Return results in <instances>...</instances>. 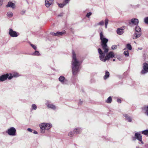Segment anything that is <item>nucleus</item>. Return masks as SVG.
Listing matches in <instances>:
<instances>
[{"label":"nucleus","instance_id":"obj_1","mask_svg":"<svg viewBox=\"0 0 148 148\" xmlns=\"http://www.w3.org/2000/svg\"><path fill=\"white\" fill-rule=\"evenodd\" d=\"M72 58V73L74 75H75L79 71L81 62L76 58V55L73 51V52Z\"/></svg>","mask_w":148,"mask_h":148},{"label":"nucleus","instance_id":"obj_2","mask_svg":"<svg viewBox=\"0 0 148 148\" xmlns=\"http://www.w3.org/2000/svg\"><path fill=\"white\" fill-rule=\"evenodd\" d=\"M98 50L99 55L100 59L103 62H105L106 60H108L110 58H112L114 56V54L112 51H110L107 53L106 56H105V54L103 53L100 48H99Z\"/></svg>","mask_w":148,"mask_h":148},{"label":"nucleus","instance_id":"obj_3","mask_svg":"<svg viewBox=\"0 0 148 148\" xmlns=\"http://www.w3.org/2000/svg\"><path fill=\"white\" fill-rule=\"evenodd\" d=\"M39 126L41 129V132L44 133L45 132V130H48L52 126L51 123H43L39 125Z\"/></svg>","mask_w":148,"mask_h":148},{"label":"nucleus","instance_id":"obj_4","mask_svg":"<svg viewBox=\"0 0 148 148\" xmlns=\"http://www.w3.org/2000/svg\"><path fill=\"white\" fill-rule=\"evenodd\" d=\"M135 32L133 35V39H136L139 37L141 34V30L140 28L138 26H137L135 28Z\"/></svg>","mask_w":148,"mask_h":148},{"label":"nucleus","instance_id":"obj_5","mask_svg":"<svg viewBox=\"0 0 148 148\" xmlns=\"http://www.w3.org/2000/svg\"><path fill=\"white\" fill-rule=\"evenodd\" d=\"M6 132L9 135L14 136L16 135V130L14 127H11L9 128L6 131Z\"/></svg>","mask_w":148,"mask_h":148},{"label":"nucleus","instance_id":"obj_6","mask_svg":"<svg viewBox=\"0 0 148 148\" xmlns=\"http://www.w3.org/2000/svg\"><path fill=\"white\" fill-rule=\"evenodd\" d=\"M100 39L101 41V45L107 44L108 41V39L105 37L102 32H101L100 34Z\"/></svg>","mask_w":148,"mask_h":148},{"label":"nucleus","instance_id":"obj_7","mask_svg":"<svg viewBox=\"0 0 148 148\" xmlns=\"http://www.w3.org/2000/svg\"><path fill=\"white\" fill-rule=\"evenodd\" d=\"M143 69L140 72L141 74H144L148 72V64L146 63H144L143 64Z\"/></svg>","mask_w":148,"mask_h":148},{"label":"nucleus","instance_id":"obj_8","mask_svg":"<svg viewBox=\"0 0 148 148\" xmlns=\"http://www.w3.org/2000/svg\"><path fill=\"white\" fill-rule=\"evenodd\" d=\"M9 35L12 37H17L19 35L18 33L14 31L11 29H10L8 32Z\"/></svg>","mask_w":148,"mask_h":148},{"label":"nucleus","instance_id":"obj_9","mask_svg":"<svg viewBox=\"0 0 148 148\" xmlns=\"http://www.w3.org/2000/svg\"><path fill=\"white\" fill-rule=\"evenodd\" d=\"M46 105L49 108H50L53 110H55L56 109V106L53 104L51 103V102L47 101L46 103Z\"/></svg>","mask_w":148,"mask_h":148},{"label":"nucleus","instance_id":"obj_10","mask_svg":"<svg viewBox=\"0 0 148 148\" xmlns=\"http://www.w3.org/2000/svg\"><path fill=\"white\" fill-rule=\"evenodd\" d=\"M59 80L62 84H66L68 83V81L63 76H61L59 78Z\"/></svg>","mask_w":148,"mask_h":148},{"label":"nucleus","instance_id":"obj_11","mask_svg":"<svg viewBox=\"0 0 148 148\" xmlns=\"http://www.w3.org/2000/svg\"><path fill=\"white\" fill-rule=\"evenodd\" d=\"M9 74L7 73L6 74L2 75L0 76V82H2L6 80L9 77Z\"/></svg>","mask_w":148,"mask_h":148},{"label":"nucleus","instance_id":"obj_12","mask_svg":"<svg viewBox=\"0 0 148 148\" xmlns=\"http://www.w3.org/2000/svg\"><path fill=\"white\" fill-rule=\"evenodd\" d=\"M130 25L133 24L135 25H137L139 21L137 19L133 18L131 19L130 21L129 22Z\"/></svg>","mask_w":148,"mask_h":148},{"label":"nucleus","instance_id":"obj_13","mask_svg":"<svg viewBox=\"0 0 148 148\" xmlns=\"http://www.w3.org/2000/svg\"><path fill=\"white\" fill-rule=\"evenodd\" d=\"M82 131V129L80 127H76L73 130V132L75 134H79L81 133Z\"/></svg>","mask_w":148,"mask_h":148},{"label":"nucleus","instance_id":"obj_14","mask_svg":"<svg viewBox=\"0 0 148 148\" xmlns=\"http://www.w3.org/2000/svg\"><path fill=\"white\" fill-rule=\"evenodd\" d=\"M135 137L138 140L140 141L142 143H143L142 140V136L140 133L137 132L135 134Z\"/></svg>","mask_w":148,"mask_h":148},{"label":"nucleus","instance_id":"obj_15","mask_svg":"<svg viewBox=\"0 0 148 148\" xmlns=\"http://www.w3.org/2000/svg\"><path fill=\"white\" fill-rule=\"evenodd\" d=\"M101 45L102 47L103 50H104V52L103 53H104L105 54V53H107L109 50L108 47V46L107 44H106Z\"/></svg>","mask_w":148,"mask_h":148},{"label":"nucleus","instance_id":"obj_16","mask_svg":"<svg viewBox=\"0 0 148 148\" xmlns=\"http://www.w3.org/2000/svg\"><path fill=\"white\" fill-rule=\"evenodd\" d=\"M123 116L125 118L126 120L129 122H132V118L131 117L126 114H124Z\"/></svg>","mask_w":148,"mask_h":148},{"label":"nucleus","instance_id":"obj_17","mask_svg":"<svg viewBox=\"0 0 148 148\" xmlns=\"http://www.w3.org/2000/svg\"><path fill=\"white\" fill-rule=\"evenodd\" d=\"M53 0H45V5L47 8L49 7L52 4Z\"/></svg>","mask_w":148,"mask_h":148},{"label":"nucleus","instance_id":"obj_18","mask_svg":"<svg viewBox=\"0 0 148 148\" xmlns=\"http://www.w3.org/2000/svg\"><path fill=\"white\" fill-rule=\"evenodd\" d=\"M10 76L8 77L9 80L11 79L13 77H17L19 76L18 73H16L13 74L10 73Z\"/></svg>","mask_w":148,"mask_h":148},{"label":"nucleus","instance_id":"obj_19","mask_svg":"<svg viewBox=\"0 0 148 148\" xmlns=\"http://www.w3.org/2000/svg\"><path fill=\"white\" fill-rule=\"evenodd\" d=\"M142 110L144 113L148 116V106L144 107L142 108Z\"/></svg>","mask_w":148,"mask_h":148},{"label":"nucleus","instance_id":"obj_20","mask_svg":"<svg viewBox=\"0 0 148 148\" xmlns=\"http://www.w3.org/2000/svg\"><path fill=\"white\" fill-rule=\"evenodd\" d=\"M6 7H10L13 9H14L15 8V4L12 2H9L8 5L6 6Z\"/></svg>","mask_w":148,"mask_h":148},{"label":"nucleus","instance_id":"obj_21","mask_svg":"<svg viewBox=\"0 0 148 148\" xmlns=\"http://www.w3.org/2000/svg\"><path fill=\"white\" fill-rule=\"evenodd\" d=\"M110 76L109 73L107 71H106L105 75L103 77V79L106 80Z\"/></svg>","mask_w":148,"mask_h":148},{"label":"nucleus","instance_id":"obj_22","mask_svg":"<svg viewBox=\"0 0 148 148\" xmlns=\"http://www.w3.org/2000/svg\"><path fill=\"white\" fill-rule=\"evenodd\" d=\"M117 33L119 35H121L123 33V29L119 28L117 29L116 31Z\"/></svg>","mask_w":148,"mask_h":148},{"label":"nucleus","instance_id":"obj_23","mask_svg":"<svg viewBox=\"0 0 148 148\" xmlns=\"http://www.w3.org/2000/svg\"><path fill=\"white\" fill-rule=\"evenodd\" d=\"M7 16L9 18H11L13 16V14L12 12L11 11L8 12L6 14Z\"/></svg>","mask_w":148,"mask_h":148},{"label":"nucleus","instance_id":"obj_24","mask_svg":"<svg viewBox=\"0 0 148 148\" xmlns=\"http://www.w3.org/2000/svg\"><path fill=\"white\" fill-rule=\"evenodd\" d=\"M112 101V98L111 96L108 97V98L105 101L106 103H111Z\"/></svg>","mask_w":148,"mask_h":148},{"label":"nucleus","instance_id":"obj_25","mask_svg":"<svg viewBox=\"0 0 148 148\" xmlns=\"http://www.w3.org/2000/svg\"><path fill=\"white\" fill-rule=\"evenodd\" d=\"M67 4V3H65V1H64L62 3L58 4V5L60 8H62Z\"/></svg>","mask_w":148,"mask_h":148},{"label":"nucleus","instance_id":"obj_26","mask_svg":"<svg viewBox=\"0 0 148 148\" xmlns=\"http://www.w3.org/2000/svg\"><path fill=\"white\" fill-rule=\"evenodd\" d=\"M108 20L107 18H106L105 21V27L106 28H107V25L108 24Z\"/></svg>","mask_w":148,"mask_h":148},{"label":"nucleus","instance_id":"obj_27","mask_svg":"<svg viewBox=\"0 0 148 148\" xmlns=\"http://www.w3.org/2000/svg\"><path fill=\"white\" fill-rule=\"evenodd\" d=\"M32 55L33 56H39L40 55V54L38 51H35V52L33 53Z\"/></svg>","mask_w":148,"mask_h":148},{"label":"nucleus","instance_id":"obj_28","mask_svg":"<svg viewBox=\"0 0 148 148\" xmlns=\"http://www.w3.org/2000/svg\"><path fill=\"white\" fill-rule=\"evenodd\" d=\"M141 133L143 134L148 136V130H146L142 131Z\"/></svg>","mask_w":148,"mask_h":148},{"label":"nucleus","instance_id":"obj_29","mask_svg":"<svg viewBox=\"0 0 148 148\" xmlns=\"http://www.w3.org/2000/svg\"><path fill=\"white\" fill-rule=\"evenodd\" d=\"M37 109V106L36 105L34 104H33L32 106V108L31 109V110H36Z\"/></svg>","mask_w":148,"mask_h":148},{"label":"nucleus","instance_id":"obj_30","mask_svg":"<svg viewBox=\"0 0 148 148\" xmlns=\"http://www.w3.org/2000/svg\"><path fill=\"white\" fill-rule=\"evenodd\" d=\"M74 132L71 131L68 133V136L70 137H73L74 135Z\"/></svg>","mask_w":148,"mask_h":148},{"label":"nucleus","instance_id":"obj_31","mask_svg":"<svg viewBox=\"0 0 148 148\" xmlns=\"http://www.w3.org/2000/svg\"><path fill=\"white\" fill-rule=\"evenodd\" d=\"M126 48L130 50L132 49V47L131 45L129 44H127L126 45Z\"/></svg>","mask_w":148,"mask_h":148},{"label":"nucleus","instance_id":"obj_32","mask_svg":"<svg viewBox=\"0 0 148 148\" xmlns=\"http://www.w3.org/2000/svg\"><path fill=\"white\" fill-rule=\"evenodd\" d=\"M64 33V32H58L56 33V34H57V36H60L62 35Z\"/></svg>","mask_w":148,"mask_h":148},{"label":"nucleus","instance_id":"obj_33","mask_svg":"<svg viewBox=\"0 0 148 148\" xmlns=\"http://www.w3.org/2000/svg\"><path fill=\"white\" fill-rule=\"evenodd\" d=\"M104 24V22L103 21H101L100 22H99V23H97L96 24V25H103Z\"/></svg>","mask_w":148,"mask_h":148},{"label":"nucleus","instance_id":"obj_34","mask_svg":"<svg viewBox=\"0 0 148 148\" xmlns=\"http://www.w3.org/2000/svg\"><path fill=\"white\" fill-rule=\"evenodd\" d=\"M124 54L126 56L128 57L129 56L128 51H125L124 52Z\"/></svg>","mask_w":148,"mask_h":148},{"label":"nucleus","instance_id":"obj_35","mask_svg":"<svg viewBox=\"0 0 148 148\" xmlns=\"http://www.w3.org/2000/svg\"><path fill=\"white\" fill-rule=\"evenodd\" d=\"M144 21L146 24H148V17L144 18Z\"/></svg>","mask_w":148,"mask_h":148},{"label":"nucleus","instance_id":"obj_36","mask_svg":"<svg viewBox=\"0 0 148 148\" xmlns=\"http://www.w3.org/2000/svg\"><path fill=\"white\" fill-rule=\"evenodd\" d=\"M117 47L116 45H114L112 46L111 48L112 49L114 50L116 49L117 48Z\"/></svg>","mask_w":148,"mask_h":148},{"label":"nucleus","instance_id":"obj_37","mask_svg":"<svg viewBox=\"0 0 148 148\" xmlns=\"http://www.w3.org/2000/svg\"><path fill=\"white\" fill-rule=\"evenodd\" d=\"M30 45L33 48V49L35 50H36L37 47L36 46L32 44H30Z\"/></svg>","mask_w":148,"mask_h":148},{"label":"nucleus","instance_id":"obj_38","mask_svg":"<svg viewBox=\"0 0 148 148\" xmlns=\"http://www.w3.org/2000/svg\"><path fill=\"white\" fill-rule=\"evenodd\" d=\"M92 14V13L91 12H89L87 14L86 16L88 18H89L90 16H91Z\"/></svg>","mask_w":148,"mask_h":148},{"label":"nucleus","instance_id":"obj_39","mask_svg":"<svg viewBox=\"0 0 148 148\" xmlns=\"http://www.w3.org/2000/svg\"><path fill=\"white\" fill-rule=\"evenodd\" d=\"M83 101H82L81 100H79V101L78 103V105H81L83 104Z\"/></svg>","mask_w":148,"mask_h":148},{"label":"nucleus","instance_id":"obj_40","mask_svg":"<svg viewBox=\"0 0 148 148\" xmlns=\"http://www.w3.org/2000/svg\"><path fill=\"white\" fill-rule=\"evenodd\" d=\"M3 0H0V7L3 4Z\"/></svg>","mask_w":148,"mask_h":148},{"label":"nucleus","instance_id":"obj_41","mask_svg":"<svg viewBox=\"0 0 148 148\" xmlns=\"http://www.w3.org/2000/svg\"><path fill=\"white\" fill-rule=\"evenodd\" d=\"M50 34L53 36H57V34H56V33H54V32H52V33H50Z\"/></svg>","mask_w":148,"mask_h":148},{"label":"nucleus","instance_id":"obj_42","mask_svg":"<svg viewBox=\"0 0 148 148\" xmlns=\"http://www.w3.org/2000/svg\"><path fill=\"white\" fill-rule=\"evenodd\" d=\"M70 0H64L65 3H68L69 2V1Z\"/></svg>","mask_w":148,"mask_h":148},{"label":"nucleus","instance_id":"obj_43","mask_svg":"<svg viewBox=\"0 0 148 148\" xmlns=\"http://www.w3.org/2000/svg\"><path fill=\"white\" fill-rule=\"evenodd\" d=\"M117 101L119 103H121V101L120 99H118L117 100Z\"/></svg>","mask_w":148,"mask_h":148},{"label":"nucleus","instance_id":"obj_44","mask_svg":"<svg viewBox=\"0 0 148 148\" xmlns=\"http://www.w3.org/2000/svg\"><path fill=\"white\" fill-rule=\"evenodd\" d=\"M27 130L28 131L30 132H32V130L29 128H28Z\"/></svg>","mask_w":148,"mask_h":148},{"label":"nucleus","instance_id":"obj_45","mask_svg":"<svg viewBox=\"0 0 148 148\" xmlns=\"http://www.w3.org/2000/svg\"><path fill=\"white\" fill-rule=\"evenodd\" d=\"M142 47H138V50H141L142 49Z\"/></svg>","mask_w":148,"mask_h":148},{"label":"nucleus","instance_id":"obj_46","mask_svg":"<svg viewBox=\"0 0 148 148\" xmlns=\"http://www.w3.org/2000/svg\"><path fill=\"white\" fill-rule=\"evenodd\" d=\"M33 133H34V134H38L37 132L35 131H34V132H33Z\"/></svg>","mask_w":148,"mask_h":148},{"label":"nucleus","instance_id":"obj_47","mask_svg":"<svg viewBox=\"0 0 148 148\" xmlns=\"http://www.w3.org/2000/svg\"><path fill=\"white\" fill-rule=\"evenodd\" d=\"M22 12H23V14H24L25 12V10L23 11Z\"/></svg>","mask_w":148,"mask_h":148},{"label":"nucleus","instance_id":"obj_48","mask_svg":"<svg viewBox=\"0 0 148 148\" xmlns=\"http://www.w3.org/2000/svg\"><path fill=\"white\" fill-rule=\"evenodd\" d=\"M115 59H114L113 60V61H115Z\"/></svg>","mask_w":148,"mask_h":148},{"label":"nucleus","instance_id":"obj_49","mask_svg":"<svg viewBox=\"0 0 148 148\" xmlns=\"http://www.w3.org/2000/svg\"><path fill=\"white\" fill-rule=\"evenodd\" d=\"M58 16H61V15H58Z\"/></svg>","mask_w":148,"mask_h":148}]
</instances>
